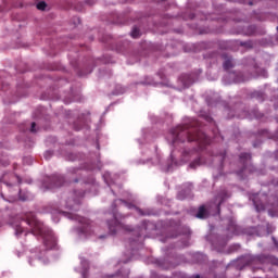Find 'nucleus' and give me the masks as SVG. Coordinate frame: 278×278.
I'll list each match as a JSON object with an SVG mask.
<instances>
[{
  "mask_svg": "<svg viewBox=\"0 0 278 278\" xmlns=\"http://www.w3.org/2000/svg\"><path fill=\"white\" fill-rule=\"evenodd\" d=\"M173 142H199L200 149L210 144V137L199 128H190L189 125H182L172 130Z\"/></svg>",
  "mask_w": 278,
  "mask_h": 278,
  "instance_id": "1",
  "label": "nucleus"
},
{
  "mask_svg": "<svg viewBox=\"0 0 278 278\" xmlns=\"http://www.w3.org/2000/svg\"><path fill=\"white\" fill-rule=\"evenodd\" d=\"M22 220L28 225L30 233L34 236H41L43 238L46 249H55V245L58 244L55 235H53V231L45 229V225L36 219V214L31 212L25 213Z\"/></svg>",
  "mask_w": 278,
  "mask_h": 278,
  "instance_id": "2",
  "label": "nucleus"
},
{
  "mask_svg": "<svg viewBox=\"0 0 278 278\" xmlns=\"http://www.w3.org/2000/svg\"><path fill=\"white\" fill-rule=\"evenodd\" d=\"M61 214L71 220H76V223H79V225H81V227L78 228L80 233L88 235L90 231H92V224L90 223V219L73 213L61 212Z\"/></svg>",
  "mask_w": 278,
  "mask_h": 278,
  "instance_id": "3",
  "label": "nucleus"
},
{
  "mask_svg": "<svg viewBox=\"0 0 278 278\" xmlns=\"http://www.w3.org/2000/svg\"><path fill=\"white\" fill-rule=\"evenodd\" d=\"M256 212H265L269 205V198L266 193H254L250 197Z\"/></svg>",
  "mask_w": 278,
  "mask_h": 278,
  "instance_id": "4",
  "label": "nucleus"
},
{
  "mask_svg": "<svg viewBox=\"0 0 278 278\" xmlns=\"http://www.w3.org/2000/svg\"><path fill=\"white\" fill-rule=\"evenodd\" d=\"M109 230L111 233H116V229H124V231H134L131 226L123 223V220L118 219V214L113 213V219L108 222Z\"/></svg>",
  "mask_w": 278,
  "mask_h": 278,
  "instance_id": "5",
  "label": "nucleus"
},
{
  "mask_svg": "<svg viewBox=\"0 0 278 278\" xmlns=\"http://www.w3.org/2000/svg\"><path fill=\"white\" fill-rule=\"evenodd\" d=\"M47 181H49V184L43 182V187L46 188V190H53V188L62 187V185L64 184V176L53 175L51 177H48Z\"/></svg>",
  "mask_w": 278,
  "mask_h": 278,
  "instance_id": "6",
  "label": "nucleus"
},
{
  "mask_svg": "<svg viewBox=\"0 0 278 278\" xmlns=\"http://www.w3.org/2000/svg\"><path fill=\"white\" fill-rule=\"evenodd\" d=\"M251 160L250 153H241L240 154V162L243 164V168L239 172V175H242L244 170H247V163Z\"/></svg>",
  "mask_w": 278,
  "mask_h": 278,
  "instance_id": "7",
  "label": "nucleus"
},
{
  "mask_svg": "<svg viewBox=\"0 0 278 278\" xmlns=\"http://www.w3.org/2000/svg\"><path fill=\"white\" fill-rule=\"evenodd\" d=\"M224 61V68L225 71H229V68H233V59L227 54H223Z\"/></svg>",
  "mask_w": 278,
  "mask_h": 278,
  "instance_id": "8",
  "label": "nucleus"
},
{
  "mask_svg": "<svg viewBox=\"0 0 278 278\" xmlns=\"http://www.w3.org/2000/svg\"><path fill=\"white\" fill-rule=\"evenodd\" d=\"M229 198V194H227V191L226 190H223L218 195H217V201H218V204H217V210L218 212H220V204L225 201V199H228Z\"/></svg>",
  "mask_w": 278,
  "mask_h": 278,
  "instance_id": "9",
  "label": "nucleus"
},
{
  "mask_svg": "<svg viewBox=\"0 0 278 278\" xmlns=\"http://www.w3.org/2000/svg\"><path fill=\"white\" fill-rule=\"evenodd\" d=\"M197 218H207V210L205 208V205H201L197 213Z\"/></svg>",
  "mask_w": 278,
  "mask_h": 278,
  "instance_id": "10",
  "label": "nucleus"
},
{
  "mask_svg": "<svg viewBox=\"0 0 278 278\" xmlns=\"http://www.w3.org/2000/svg\"><path fill=\"white\" fill-rule=\"evenodd\" d=\"M21 233H25V228H23V225H16L15 226V236H21Z\"/></svg>",
  "mask_w": 278,
  "mask_h": 278,
  "instance_id": "11",
  "label": "nucleus"
},
{
  "mask_svg": "<svg viewBox=\"0 0 278 278\" xmlns=\"http://www.w3.org/2000/svg\"><path fill=\"white\" fill-rule=\"evenodd\" d=\"M37 10H41V12H45V10H47V2L41 1L37 3Z\"/></svg>",
  "mask_w": 278,
  "mask_h": 278,
  "instance_id": "12",
  "label": "nucleus"
},
{
  "mask_svg": "<svg viewBox=\"0 0 278 278\" xmlns=\"http://www.w3.org/2000/svg\"><path fill=\"white\" fill-rule=\"evenodd\" d=\"M131 37L132 38H140V29H138V28H132V30H131Z\"/></svg>",
  "mask_w": 278,
  "mask_h": 278,
  "instance_id": "13",
  "label": "nucleus"
},
{
  "mask_svg": "<svg viewBox=\"0 0 278 278\" xmlns=\"http://www.w3.org/2000/svg\"><path fill=\"white\" fill-rule=\"evenodd\" d=\"M197 166H201V159H198V160L193 161L192 163H190L191 168H197Z\"/></svg>",
  "mask_w": 278,
  "mask_h": 278,
  "instance_id": "14",
  "label": "nucleus"
},
{
  "mask_svg": "<svg viewBox=\"0 0 278 278\" xmlns=\"http://www.w3.org/2000/svg\"><path fill=\"white\" fill-rule=\"evenodd\" d=\"M235 81L237 84H240V81H244V78L242 77V74H239L236 78H235Z\"/></svg>",
  "mask_w": 278,
  "mask_h": 278,
  "instance_id": "15",
  "label": "nucleus"
},
{
  "mask_svg": "<svg viewBox=\"0 0 278 278\" xmlns=\"http://www.w3.org/2000/svg\"><path fill=\"white\" fill-rule=\"evenodd\" d=\"M30 131H31L33 134H36V122H33V123H31Z\"/></svg>",
  "mask_w": 278,
  "mask_h": 278,
  "instance_id": "16",
  "label": "nucleus"
},
{
  "mask_svg": "<svg viewBox=\"0 0 278 278\" xmlns=\"http://www.w3.org/2000/svg\"><path fill=\"white\" fill-rule=\"evenodd\" d=\"M268 214H269V216H271V217L278 216V214H277V213H274L273 210H269V211H268Z\"/></svg>",
  "mask_w": 278,
  "mask_h": 278,
  "instance_id": "17",
  "label": "nucleus"
},
{
  "mask_svg": "<svg viewBox=\"0 0 278 278\" xmlns=\"http://www.w3.org/2000/svg\"><path fill=\"white\" fill-rule=\"evenodd\" d=\"M45 157H46V160H49V157H51V152H50V151H47V152L45 153Z\"/></svg>",
  "mask_w": 278,
  "mask_h": 278,
  "instance_id": "18",
  "label": "nucleus"
},
{
  "mask_svg": "<svg viewBox=\"0 0 278 278\" xmlns=\"http://www.w3.org/2000/svg\"><path fill=\"white\" fill-rule=\"evenodd\" d=\"M20 199H21V201H27V197L21 195V191H20Z\"/></svg>",
  "mask_w": 278,
  "mask_h": 278,
  "instance_id": "19",
  "label": "nucleus"
},
{
  "mask_svg": "<svg viewBox=\"0 0 278 278\" xmlns=\"http://www.w3.org/2000/svg\"><path fill=\"white\" fill-rule=\"evenodd\" d=\"M232 229H233V231H235V233H238V226H232Z\"/></svg>",
  "mask_w": 278,
  "mask_h": 278,
  "instance_id": "20",
  "label": "nucleus"
},
{
  "mask_svg": "<svg viewBox=\"0 0 278 278\" xmlns=\"http://www.w3.org/2000/svg\"><path fill=\"white\" fill-rule=\"evenodd\" d=\"M88 5H92L94 2H90V0H87Z\"/></svg>",
  "mask_w": 278,
  "mask_h": 278,
  "instance_id": "21",
  "label": "nucleus"
},
{
  "mask_svg": "<svg viewBox=\"0 0 278 278\" xmlns=\"http://www.w3.org/2000/svg\"><path fill=\"white\" fill-rule=\"evenodd\" d=\"M194 278H201V276H199V275H195V276H194Z\"/></svg>",
  "mask_w": 278,
  "mask_h": 278,
  "instance_id": "22",
  "label": "nucleus"
},
{
  "mask_svg": "<svg viewBox=\"0 0 278 278\" xmlns=\"http://www.w3.org/2000/svg\"><path fill=\"white\" fill-rule=\"evenodd\" d=\"M185 154H187V155H188V154H190V152H188V151H185Z\"/></svg>",
  "mask_w": 278,
  "mask_h": 278,
  "instance_id": "23",
  "label": "nucleus"
},
{
  "mask_svg": "<svg viewBox=\"0 0 278 278\" xmlns=\"http://www.w3.org/2000/svg\"><path fill=\"white\" fill-rule=\"evenodd\" d=\"M70 210H73V206H68Z\"/></svg>",
  "mask_w": 278,
  "mask_h": 278,
  "instance_id": "24",
  "label": "nucleus"
},
{
  "mask_svg": "<svg viewBox=\"0 0 278 278\" xmlns=\"http://www.w3.org/2000/svg\"><path fill=\"white\" fill-rule=\"evenodd\" d=\"M250 5H253V2H250Z\"/></svg>",
  "mask_w": 278,
  "mask_h": 278,
  "instance_id": "25",
  "label": "nucleus"
},
{
  "mask_svg": "<svg viewBox=\"0 0 278 278\" xmlns=\"http://www.w3.org/2000/svg\"><path fill=\"white\" fill-rule=\"evenodd\" d=\"M130 244H134V241H130Z\"/></svg>",
  "mask_w": 278,
  "mask_h": 278,
  "instance_id": "26",
  "label": "nucleus"
},
{
  "mask_svg": "<svg viewBox=\"0 0 278 278\" xmlns=\"http://www.w3.org/2000/svg\"><path fill=\"white\" fill-rule=\"evenodd\" d=\"M277 30H278V26H277Z\"/></svg>",
  "mask_w": 278,
  "mask_h": 278,
  "instance_id": "27",
  "label": "nucleus"
}]
</instances>
